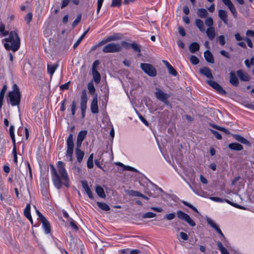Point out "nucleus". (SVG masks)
Returning <instances> with one entry per match:
<instances>
[{
    "instance_id": "nucleus-29",
    "label": "nucleus",
    "mask_w": 254,
    "mask_h": 254,
    "mask_svg": "<svg viewBox=\"0 0 254 254\" xmlns=\"http://www.w3.org/2000/svg\"><path fill=\"white\" fill-rule=\"evenodd\" d=\"M6 85H4L0 92V108H1L3 102L4 97L7 90Z\"/></svg>"
},
{
    "instance_id": "nucleus-27",
    "label": "nucleus",
    "mask_w": 254,
    "mask_h": 254,
    "mask_svg": "<svg viewBox=\"0 0 254 254\" xmlns=\"http://www.w3.org/2000/svg\"><path fill=\"white\" fill-rule=\"evenodd\" d=\"M131 48L134 52L138 53V56H140V46L136 43H128V48Z\"/></svg>"
},
{
    "instance_id": "nucleus-12",
    "label": "nucleus",
    "mask_w": 254,
    "mask_h": 254,
    "mask_svg": "<svg viewBox=\"0 0 254 254\" xmlns=\"http://www.w3.org/2000/svg\"><path fill=\"white\" fill-rule=\"evenodd\" d=\"M207 82L210 86L215 89L218 93L221 94H225L226 93V91L219 84H218L215 81L213 80H207Z\"/></svg>"
},
{
    "instance_id": "nucleus-15",
    "label": "nucleus",
    "mask_w": 254,
    "mask_h": 254,
    "mask_svg": "<svg viewBox=\"0 0 254 254\" xmlns=\"http://www.w3.org/2000/svg\"><path fill=\"white\" fill-rule=\"evenodd\" d=\"M81 184H82V186L83 188L84 189V190L86 191L88 197L90 199H93L94 197L92 194V192L91 190L89 188V187L88 186L87 182L86 181H82Z\"/></svg>"
},
{
    "instance_id": "nucleus-36",
    "label": "nucleus",
    "mask_w": 254,
    "mask_h": 254,
    "mask_svg": "<svg viewBox=\"0 0 254 254\" xmlns=\"http://www.w3.org/2000/svg\"><path fill=\"white\" fill-rule=\"evenodd\" d=\"M14 127L13 125H11L9 129V133L10 136V138L12 141V143L13 144H16V141L15 139V135H14Z\"/></svg>"
},
{
    "instance_id": "nucleus-23",
    "label": "nucleus",
    "mask_w": 254,
    "mask_h": 254,
    "mask_svg": "<svg viewBox=\"0 0 254 254\" xmlns=\"http://www.w3.org/2000/svg\"><path fill=\"white\" fill-rule=\"evenodd\" d=\"M218 16L224 23H228L227 14L226 11L220 9L218 11Z\"/></svg>"
},
{
    "instance_id": "nucleus-20",
    "label": "nucleus",
    "mask_w": 254,
    "mask_h": 254,
    "mask_svg": "<svg viewBox=\"0 0 254 254\" xmlns=\"http://www.w3.org/2000/svg\"><path fill=\"white\" fill-rule=\"evenodd\" d=\"M41 222L45 233L49 234L51 231V227L49 222L46 218H43V221Z\"/></svg>"
},
{
    "instance_id": "nucleus-50",
    "label": "nucleus",
    "mask_w": 254,
    "mask_h": 254,
    "mask_svg": "<svg viewBox=\"0 0 254 254\" xmlns=\"http://www.w3.org/2000/svg\"><path fill=\"white\" fill-rule=\"evenodd\" d=\"M4 29V26L1 24L0 25V32L3 36H6L9 34V32L7 31H5Z\"/></svg>"
},
{
    "instance_id": "nucleus-35",
    "label": "nucleus",
    "mask_w": 254,
    "mask_h": 254,
    "mask_svg": "<svg viewBox=\"0 0 254 254\" xmlns=\"http://www.w3.org/2000/svg\"><path fill=\"white\" fill-rule=\"evenodd\" d=\"M197 14L200 18H204L207 16L208 12L204 8H199L197 10Z\"/></svg>"
},
{
    "instance_id": "nucleus-31",
    "label": "nucleus",
    "mask_w": 254,
    "mask_h": 254,
    "mask_svg": "<svg viewBox=\"0 0 254 254\" xmlns=\"http://www.w3.org/2000/svg\"><path fill=\"white\" fill-rule=\"evenodd\" d=\"M92 74L94 81L96 83H99L101 80V76L99 72L96 70V69H92Z\"/></svg>"
},
{
    "instance_id": "nucleus-3",
    "label": "nucleus",
    "mask_w": 254,
    "mask_h": 254,
    "mask_svg": "<svg viewBox=\"0 0 254 254\" xmlns=\"http://www.w3.org/2000/svg\"><path fill=\"white\" fill-rule=\"evenodd\" d=\"M12 91H9L8 94L7 101L12 106H18L21 98V93L18 86L14 84L12 86Z\"/></svg>"
},
{
    "instance_id": "nucleus-42",
    "label": "nucleus",
    "mask_w": 254,
    "mask_h": 254,
    "mask_svg": "<svg viewBox=\"0 0 254 254\" xmlns=\"http://www.w3.org/2000/svg\"><path fill=\"white\" fill-rule=\"evenodd\" d=\"M93 154H91L89 156L88 160H87V167L89 169H91L93 167Z\"/></svg>"
},
{
    "instance_id": "nucleus-46",
    "label": "nucleus",
    "mask_w": 254,
    "mask_h": 254,
    "mask_svg": "<svg viewBox=\"0 0 254 254\" xmlns=\"http://www.w3.org/2000/svg\"><path fill=\"white\" fill-rule=\"evenodd\" d=\"M12 154L13 156V160L15 163H17V152L16 149V144H13V149H12Z\"/></svg>"
},
{
    "instance_id": "nucleus-51",
    "label": "nucleus",
    "mask_w": 254,
    "mask_h": 254,
    "mask_svg": "<svg viewBox=\"0 0 254 254\" xmlns=\"http://www.w3.org/2000/svg\"><path fill=\"white\" fill-rule=\"evenodd\" d=\"M32 19V14L31 12H29L25 17L24 19L27 24H29Z\"/></svg>"
},
{
    "instance_id": "nucleus-19",
    "label": "nucleus",
    "mask_w": 254,
    "mask_h": 254,
    "mask_svg": "<svg viewBox=\"0 0 254 254\" xmlns=\"http://www.w3.org/2000/svg\"><path fill=\"white\" fill-rule=\"evenodd\" d=\"M75 156L77 161L79 163H81L84 156V151H82L80 148H76Z\"/></svg>"
},
{
    "instance_id": "nucleus-39",
    "label": "nucleus",
    "mask_w": 254,
    "mask_h": 254,
    "mask_svg": "<svg viewBox=\"0 0 254 254\" xmlns=\"http://www.w3.org/2000/svg\"><path fill=\"white\" fill-rule=\"evenodd\" d=\"M88 89L89 90V93L95 96V89L93 84V82H90L88 84Z\"/></svg>"
},
{
    "instance_id": "nucleus-40",
    "label": "nucleus",
    "mask_w": 254,
    "mask_h": 254,
    "mask_svg": "<svg viewBox=\"0 0 254 254\" xmlns=\"http://www.w3.org/2000/svg\"><path fill=\"white\" fill-rule=\"evenodd\" d=\"M118 37L116 35H112L108 37L106 39H104L102 42H101V44H103L110 41H115L116 39H117Z\"/></svg>"
},
{
    "instance_id": "nucleus-34",
    "label": "nucleus",
    "mask_w": 254,
    "mask_h": 254,
    "mask_svg": "<svg viewBox=\"0 0 254 254\" xmlns=\"http://www.w3.org/2000/svg\"><path fill=\"white\" fill-rule=\"evenodd\" d=\"M95 191L99 197L101 198H105L106 197L104 189L101 187L97 186L96 187Z\"/></svg>"
},
{
    "instance_id": "nucleus-30",
    "label": "nucleus",
    "mask_w": 254,
    "mask_h": 254,
    "mask_svg": "<svg viewBox=\"0 0 254 254\" xmlns=\"http://www.w3.org/2000/svg\"><path fill=\"white\" fill-rule=\"evenodd\" d=\"M204 56L205 60L210 63H214V58L211 53L207 50L204 53Z\"/></svg>"
},
{
    "instance_id": "nucleus-62",
    "label": "nucleus",
    "mask_w": 254,
    "mask_h": 254,
    "mask_svg": "<svg viewBox=\"0 0 254 254\" xmlns=\"http://www.w3.org/2000/svg\"><path fill=\"white\" fill-rule=\"evenodd\" d=\"M180 237L184 241L188 240L189 238L188 235L186 233L183 232L180 233Z\"/></svg>"
},
{
    "instance_id": "nucleus-58",
    "label": "nucleus",
    "mask_w": 254,
    "mask_h": 254,
    "mask_svg": "<svg viewBox=\"0 0 254 254\" xmlns=\"http://www.w3.org/2000/svg\"><path fill=\"white\" fill-rule=\"evenodd\" d=\"M104 0H98L97 12L98 13L101 9Z\"/></svg>"
},
{
    "instance_id": "nucleus-24",
    "label": "nucleus",
    "mask_w": 254,
    "mask_h": 254,
    "mask_svg": "<svg viewBox=\"0 0 254 254\" xmlns=\"http://www.w3.org/2000/svg\"><path fill=\"white\" fill-rule=\"evenodd\" d=\"M230 82L234 86H237L239 84V80L235 75V73L231 71L230 73Z\"/></svg>"
},
{
    "instance_id": "nucleus-25",
    "label": "nucleus",
    "mask_w": 254,
    "mask_h": 254,
    "mask_svg": "<svg viewBox=\"0 0 254 254\" xmlns=\"http://www.w3.org/2000/svg\"><path fill=\"white\" fill-rule=\"evenodd\" d=\"M206 33L210 40H212L215 37V32L214 27L208 28L206 29Z\"/></svg>"
},
{
    "instance_id": "nucleus-61",
    "label": "nucleus",
    "mask_w": 254,
    "mask_h": 254,
    "mask_svg": "<svg viewBox=\"0 0 254 254\" xmlns=\"http://www.w3.org/2000/svg\"><path fill=\"white\" fill-rule=\"evenodd\" d=\"M69 84H70V82L68 81L64 84H62L60 86V88L63 90H66L68 88Z\"/></svg>"
},
{
    "instance_id": "nucleus-4",
    "label": "nucleus",
    "mask_w": 254,
    "mask_h": 254,
    "mask_svg": "<svg viewBox=\"0 0 254 254\" xmlns=\"http://www.w3.org/2000/svg\"><path fill=\"white\" fill-rule=\"evenodd\" d=\"M66 151L65 153V160L72 162L73 161V153L74 143L73 141V134H70L66 139Z\"/></svg>"
},
{
    "instance_id": "nucleus-49",
    "label": "nucleus",
    "mask_w": 254,
    "mask_h": 254,
    "mask_svg": "<svg viewBox=\"0 0 254 254\" xmlns=\"http://www.w3.org/2000/svg\"><path fill=\"white\" fill-rule=\"evenodd\" d=\"M167 69H168L169 73L170 74L174 76H176L177 75V72L171 65L169 66V67Z\"/></svg>"
},
{
    "instance_id": "nucleus-44",
    "label": "nucleus",
    "mask_w": 254,
    "mask_h": 254,
    "mask_svg": "<svg viewBox=\"0 0 254 254\" xmlns=\"http://www.w3.org/2000/svg\"><path fill=\"white\" fill-rule=\"evenodd\" d=\"M156 214L151 212H148L143 214V218H151L156 217Z\"/></svg>"
},
{
    "instance_id": "nucleus-38",
    "label": "nucleus",
    "mask_w": 254,
    "mask_h": 254,
    "mask_svg": "<svg viewBox=\"0 0 254 254\" xmlns=\"http://www.w3.org/2000/svg\"><path fill=\"white\" fill-rule=\"evenodd\" d=\"M217 245L222 254H230L227 250L223 247L221 242L219 241L218 242Z\"/></svg>"
},
{
    "instance_id": "nucleus-5",
    "label": "nucleus",
    "mask_w": 254,
    "mask_h": 254,
    "mask_svg": "<svg viewBox=\"0 0 254 254\" xmlns=\"http://www.w3.org/2000/svg\"><path fill=\"white\" fill-rule=\"evenodd\" d=\"M126 44V42L123 41L121 43H111L106 45L103 49L104 53H116L122 50V47Z\"/></svg>"
},
{
    "instance_id": "nucleus-37",
    "label": "nucleus",
    "mask_w": 254,
    "mask_h": 254,
    "mask_svg": "<svg viewBox=\"0 0 254 254\" xmlns=\"http://www.w3.org/2000/svg\"><path fill=\"white\" fill-rule=\"evenodd\" d=\"M97 204L98 206L104 211H109L110 209V207L108 204L104 202H97Z\"/></svg>"
},
{
    "instance_id": "nucleus-2",
    "label": "nucleus",
    "mask_w": 254,
    "mask_h": 254,
    "mask_svg": "<svg viewBox=\"0 0 254 254\" xmlns=\"http://www.w3.org/2000/svg\"><path fill=\"white\" fill-rule=\"evenodd\" d=\"M8 37L4 39L5 43L4 48L7 50H11L13 52L18 51L20 48V40L18 34L15 31H11L9 34Z\"/></svg>"
},
{
    "instance_id": "nucleus-14",
    "label": "nucleus",
    "mask_w": 254,
    "mask_h": 254,
    "mask_svg": "<svg viewBox=\"0 0 254 254\" xmlns=\"http://www.w3.org/2000/svg\"><path fill=\"white\" fill-rule=\"evenodd\" d=\"M223 3L228 6L234 17H237V12L236 8L230 0H222Z\"/></svg>"
},
{
    "instance_id": "nucleus-63",
    "label": "nucleus",
    "mask_w": 254,
    "mask_h": 254,
    "mask_svg": "<svg viewBox=\"0 0 254 254\" xmlns=\"http://www.w3.org/2000/svg\"><path fill=\"white\" fill-rule=\"evenodd\" d=\"M244 40L246 41L248 46L250 48L253 47V44L252 43L251 39L249 38L246 37L244 39Z\"/></svg>"
},
{
    "instance_id": "nucleus-43",
    "label": "nucleus",
    "mask_w": 254,
    "mask_h": 254,
    "mask_svg": "<svg viewBox=\"0 0 254 254\" xmlns=\"http://www.w3.org/2000/svg\"><path fill=\"white\" fill-rule=\"evenodd\" d=\"M205 23L208 27V28L213 27V20L211 17H207L205 20Z\"/></svg>"
},
{
    "instance_id": "nucleus-1",
    "label": "nucleus",
    "mask_w": 254,
    "mask_h": 254,
    "mask_svg": "<svg viewBox=\"0 0 254 254\" xmlns=\"http://www.w3.org/2000/svg\"><path fill=\"white\" fill-rule=\"evenodd\" d=\"M57 170L53 165H51L50 169L55 186L57 189H60L63 183L64 185L68 187L69 178L64 163L62 161H59L57 163Z\"/></svg>"
},
{
    "instance_id": "nucleus-18",
    "label": "nucleus",
    "mask_w": 254,
    "mask_h": 254,
    "mask_svg": "<svg viewBox=\"0 0 254 254\" xmlns=\"http://www.w3.org/2000/svg\"><path fill=\"white\" fill-rule=\"evenodd\" d=\"M237 75L241 80L248 81L250 80V76L246 73L243 72L242 70H239L237 71Z\"/></svg>"
},
{
    "instance_id": "nucleus-11",
    "label": "nucleus",
    "mask_w": 254,
    "mask_h": 254,
    "mask_svg": "<svg viewBox=\"0 0 254 254\" xmlns=\"http://www.w3.org/2000/svg\"><path fill=\"white\" fill-rule=\"evenodd\" d=\"M87 102V96L85 90L82 91V95L81 96L80 101V109L81 111H84L86 110Z\"/></svg>"
},
{
    "instance_id": "nucleus-52",
    "label": "nucleus",
    "mask_w": 254,
    "mask_h": 254,
    "mask_svg": "<svg viewBox=\"0 0 254 254\" xmlns=\"http://www.w3.org/2000/svg\"><path fill=\"white\" fill-rule=\"evenodd\" d=\"M176 217V215L175 213H171L169 214H167L165 215V218L167 220H172L174 219Z\"/></svg>"
},
{
    "instance_id": "nucleus-45",
    "label": "nucleus",
    "mask_w": 254,
    "mask_h": 254,
    "mask_svg": "<svg viewBox=\"0 0 254 254\" xmlns=\"http://www.w3.org/2000/svg\"><path fill=\"white\" fill-rule=\"evenodd\" d=\"M128 194L132 196H140L141 193L138 191L134 190H128Z\"/></svg>"
},
{
    "instance_id": "nucleus-17",
    "label": "nucleus",
    "mask_w": 254,
    "mask_h": 254,
    "mask_svg": "<svg viewBox=\"0 0 254 254\" xmlns=\"http://www.w3.org/2000/svg\"><path fill=\"white\" fill-rule=\"evenodd\" d=\"M200 72L209 78H213L211 70L207 67H203L200 69Z\"/></svg>"
},
{
    "instance_id": "nucleus-9",
    "label": "nucleus",
    "mask_w": 254,
    "mask_h": 254,
    "mask_svg": "<svg viewBox=\"0 0 254 254\" xmlns=\"http://www.w3.org/2000/svg\"><path fill=\"white\" fill-rule=\"evenodd\" d=\"M155 95L157 99L162 101L164 103H167V100L170 97L169 94L164 93L159 88H155Z\"/></svg>"
},
{
    "instance_id": "nucleus-22",
    "label": "nucleus",
    "mask_w": 254,
    "mask_h": 254,
    "mask_svg": "<svg viewBox=\"0 0 254 254\" xmlns=\"http://www.w3.org/2000/svg\"><path fill=\"white\" fill-rule=\"evenodd\" d=\"M58 66V64H47V71L48 73L51 75V76H53Z\"/></svg>"
},
{
    "instance_id": "nucleus-54",
    "label": "nucleus",
    "mask_w": 254,
    "mask_h": 254,
    "mask_svg": "<svg viewBox=\"0 0 254 254\" xmlns=\"http://www.w3.org/2000/svg\"><path fill=\"white\" fill-rule=\"evenodd\" d=\"M210 131L217 139H221L222 136L219 132L213 129H210Z\"/></svg>"
},
{
    "instance_id": "nucleus-55",
    "label": "nucleus",
    "mask_w": 254,
    "mask_h": 254,
    "mask_svg": "<svg viewBox=\"0 0 254 254\" xmlns=\"http://www.w3.org/2000/svg\"><path fill=\"white\" fill-rule=\"evenodd\" d=\"M71 111L72 115L74 116L76 111V103L75 101H73L71 103Z\"/></svg>"
},
{
    "instance_id": "nucleus-57",
    "label": "nucleus",
    "mask_w": 254,
    "mask_h": 254,
    "mask_svg": "<svg viewBox=\"0 0 254 254\" xmlns=\"http://www.w3.org/2000/svg\"><path fill=\"white\" fill-rule=\"evenodd\" d=\"M115 164L118 165V166H119L121 168V171H123L127 170V166H126V165H124L122 163L116 162V163H115Z\"/></svg>"
},
{
    "instance_id": "nucleus-48",
    "label": "nucleus",
    "mask_w": 254,
    "mask_h": 254,
    "mask_svg": "<svg viewBox=\"0 0 254 254\" xmlns=\"http://www.w3.org/2000/svg\"><path fill=\"white\" fill-rule=\"evenodd\" d=\"M122 0H112L111 6L119 7L121 5Z\"/></svg>"
},
{
    "instance_id": "nucleus-6",
    "label": "nucleus",
    "mask_w": 254,
    "mask_h": 254,
    "mask_svg": "<svg viewBox=\"0 0 254 254\" xmlns=\"http://www.w3.org/2000/svg\"><path fill=\"white\" fill-rule=\"evenodd\" d=\"M140 67L143 71L149 76L154 77L157 74L155 68L150 64H141Z\"/></svg>"
},
{
    "instance_id": "nucleus-59",
    "label": "nucleus",
    "mask_w": 254,
    "mask_h": 254,
    "mask_svg": "<svg viewBox=\"0 0 254 254\" xmlns=\"http://www.w3.org/2000/svg\"><path fill=\"white\" fill-rule=\"evenodd\" d=\"M210 199L214 201L218 202H224V199L218 197H210Z\"/></svg>"
},
{
    "instance_id": "nucleus-33",
    "label": "nucleus",
    "mask_w": 254,
    "mask_h": 254,
    "mask_svg": "<svg viewBox=\"0 0 254 254\" xmlns=\"http://www.w3.org/2000/svg\"><path fill=\"white\" fill-rule=\"evenodd\" d=\"M195 25L196 27L199 29V30L201 32H204L205 31V27L203 23V22L199 19H196L195 21Z\"/></svg>"
},
{
    "instance_id": "nucleus-28",
    "label": "nucleus",
    "mask_w": 254,
    "mask_h": 254,
    "mask_svg": "<svg viewBox=\"0 0 254 254\" xmlns=\"http://www.w3.org/2000/svg\"><path fill=\"white\" fill-rule=\"evenodd\" d=\"M200 47L198 43L193 42L189 46V50L191 53H194L199 50Z\"/></svg>"
},
{
    "instance_id": "nucleus-26",
    "label": "nucleus",
    "mask_w": 254,
    "mask_h": 254,
    "mask_svg": "<svg viewBox=\"0 0 254 254\" xmlns=\"http://www.w3.org/2000/svg\"><path fill=\"white\" fill-rule=\"evenodd\" d=\"M229 148L233 150L240 151L243 149V146L238 143H231L228 145Z\"/></svg>"
},
{
    "instance_id": "nucleus-47",
    "label": "nucleus",
    "mask_w": 254,
    "mask_h": 254,
    "mask_svg": "<svg viewBox=\"0 0 254 254\" xmlns=\"http://www.w3.org/2000/svg\"><path fill=\"white\" fill-rule=\"evenodd\" d=\"M190 59L191 64L194 65L197 64L199 63L198 59L195 56H191Z\"/></svg>"
},
{
    "instance_id": "nucleus-7",
    "label": "nucleus",
    "mask_w": 254,
    "mask_h": 254,
    "mask_svg": "<svg viewBox=\"0 0 254 254\" xmlns=\"http://www.w3.org/2000/svg\"><path fill=\"white\" fill-rule=\"evenodd\" d=\"M140 173L135 168L128 166V180L136 182L139 179Z\"/></svg>"
},
{
    "instance_id": "nucleus-13",
    "label": "nucleus",
    "mask_w": 254,
    "mask_h": 254,
    "mask_svg": "<svg viewBox=\"0 0 254 254\" xmlns=\"http://www.w3.org/2000/svg\"><path fill=\"white\" fill-rule=\"evenodd\" d=\"M91 111L93 114H97L99 112L98 106L97 95L95 94L91 101L90 105Z\"/></svg>"
},
{
    "instance_id": "nucleus-8",
    "label": "nucleus",
    "mask_w": 254,
    "mask_h": 254,
    "mask_svg": "<svg viewBox=\"0 0 254 254\" xmlns=\"http://www.w3.org/2000/svg\"><path fill=\"white\" fill-rule=\"evenodd\" d=\"M177 215L178 218L183 220L187 222L190 226L194 227L195 226V223L194 221L190 217V216L183 212L182 211H178L177 212Z\"/></svg>"
},
{
    "instance_id": "nucleus-16",
    "label": "nucleus",
    "mask_w": 254,
    "mask_h": 254,
    "mask_svg": "<svg viewBox=\"0 0 254 254\" xmlns=\"http://www.w3.org/2000/svg\"><path fill=\"white\" fill-rule=\"evenodd\" d=\"M81 184H82V186L83 188L84 189V190L86 191L88 197L90 199H93L94 197L92 194V192L91 190L89 188V187L88 186L87 182L86 181H82Z\"/></svg>"
},
{
    "instance_id": "nucleus-21",
    "label": "nucleus",
    "mask_w": 254,
    "mask_h": 254,
    "mask_svg": "<svg viewBox=\"0 0 254 254\" xmlns=\"http://www.w3.org/2000/svg\"><path fill=\"white\" fill-rule=\"evenodd\" d=\"M30 205L27 204L24 210V214L25 216L30 221L31 223L33 224V220L30 213Z\"/></svg>"
},
{
    "instance_id": "nucleus-64",
    "label": "nucleus",
    "mask_w": 254,
    "mask_h": 254,
    "mask_svg": "<svg viewBox=\"0 0 254 254\" xmlns=\"http://www.w3.org/2000/svg\"><path fill=\"white\" fill-rule=\"evenodd\" d=\"M140 251L138 249H131L129 250L130 254H139Z\"/></svg>"
},
{
    "instance_id": "nucleus-10",
    "label": "nucleus",
    "mask_w": 254,
    "mask_h": 254,
    "mask_svg": "<svg viewBox=\"0 0 254 254\" xmlns=\"http://www.w3.org/2000/svg\"><path fill=\"white\" fill-rule=\"evenodd\" d=\"M206 221L208 224L213 229H214L216 232L226 241L225 237L224 236L220 229L215 223V222L209 218H206Z\"/></svg>"
},
{
    "instance_id": "nucleus-60",
    "label": "nucleus",
    "mask_w": 254,
    "mask_h": 254,
    "mask_svg": "<svg viewBox=\"0 0 254 254\" xmlns=\"http://www.w3.org/2000/svg\"><path fill=\"white\" fill-rule=\"evenodd\" d=\"M183 203L186 205V206H188L189 207H190V208H191V209H192L193 211H194L195 212L198 213V211H197V209L195 207H194L193 205H192L191 204H190L189 203L187 202H184Z\"/></svg>"
},
{
    "instance_id": "nucleus-53",
    "label": "nucleus",
    "mask_w": 254,
    "mask_h": 254,
    "mask_svg": "<svg viewBox=\"0 0 254 254\" xmlns=\"http://www.w3.org/2000/svg\"><path fill=\"white\" fill-rule=\"evenodd\" d=\"M81 19V15L79 14L77 16L74 21L73 22L72 25L73 27L76 26L77 24L80 21Z\"/></svg>"
},
{
    "instance_id": "nucleus-56",
    "label": "nucleus",
    "mask_w": 254,
    "mask_h": 254,
    "mask_svg": "<svg viewBox=\"0 0 254 254\" xmlns=\"http://www.w3.org/2000/svg\"><path fill=\"white\" fill-rule=\"evenodd\" d=\"M218 41L219 44L223 46L225 44V37L223 35H220L218 37Z\"/></svg>"
},
{
    "instance_id": "nucleus-32",
    "label": "nucleus",
    "mask_w": 254,
    "mask_h": 254,
    "mask_svg": "<svg viewBox=\"0 0 254 254\" xmlns=\"http://www.w3.org/2000/svg\"><path fill=\"white\" fill-rule=\"evenodd\" d=\"M234 136L235 139L236 140L242 143L247 144V145L250 144V142L247 139H246V138H245L244 137H243V136H242L240 135L236 134V135H234Z\"/></svg>"
},
{
    "instance_id": "nucleus-41",
    "label": "nucleus",
    "mask_w": 254,
    "mask_h": 254,
    "mask_svg": "<svg viewBox=\"0 0 254 254\" xmlns=\"http://www.w3.org/2000/svg\"><path fill=\"white\" fill-rule=\"evenodd\" d=\"M87 133V132L86 130L80 131L78 133L77 139L80 140L81 141H83V140L84 139L85 137L86 136Z\"/></svg>"
}]
</instances>
